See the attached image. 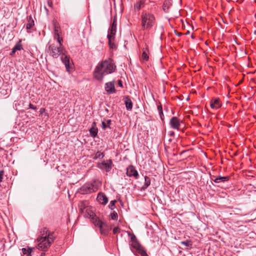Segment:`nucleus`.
Returning <instances> with one entry per match:
<instances>
[{
    "mask_svg": "<svg viewBox=\"0 0 256 256\" xmlns=\"http://www.w3.org/2000/svg\"><path fill=\"white\" fill-rule=\"evenodd\" d=\"M110 216L112 220H116L118 216L117 213L116 212H113L110 214Z\"/></svg>",
    "mask_w": 256,
    "mask_h": 256,
    "instance_id": "nucleus-32",
    "label": "nucleus"
},
{
    "mask_svg": "<svg viewBox=\"0 0 256 256\" xmlns=\"http://www.w3.org/2000/svg\"><path fill=\"white\" fill-rule=\"evenodd\" d=\"M130 245L136 250V252L140 254L141 256H147L146 250L138 242L136 236L134 234H130Z\"/></svg>",
    "mask_w": 256,
    "mask_h": 256,
    "instance_id": "nucleus-5",
    "label": "nucleus"
},
{
    "mask_svg": "<svg viewBox=\"0 0 256 256\" xmlns=\"http://www.w3.org/2000/svg\"><path fill=\"white\" fill-rule=\"evenodd\" d=\"M116 66L112 60H105L99 63L94 72V78L101 82L106 74H112L116 70Z\"/></svg>",
    "mask_w": 256,
    "mask_h": 256,
    "instance_id": "nucleus-1",
    "label": "nucleus"
},
{
    "mask_svg": "<svg viewBox=\"0 0 256 256\" xmlns=\"http://www.w3.org/2000/svg\"><path fill=\"white\" fill-rule=\"evenodd\" d=\"M180 244L188 248H192V242L191 240H186V241H182Z\"/></svg>",
    "mask_w": 256,
    "mask_h": 256,
    "instance_id": "nucleus-25",
    "label": "nucleus"
},
{
    "mask_svg": "<svg viewBox=\"0 0 256 256\" xmlns=\"http://www.w3.org/2000/svg\"><path fill=\"white\" fill-rule=\"evenodd\" d=\"M186 152V151H184V152H183L182 153L184 154V153H185Z\"/></svg>",
    "mask_w": 256,
    "mask_h": 256,
    "instance_id": "nucleus-47",
    "label": "nucleus"
},
{
    "mask_svg": "<svg viewBox=\"0 0 256 256\" xmlns=\"http://www.w3.org/2000/svg\"><path fill=\"white\" fill-rule=\"evenodd\" d=\"M28 107L30 108H31V109L34 110H36L37 109L36 107V106H34L33 104H29Z\"/></svg>",
    "mask_w": 256,
    "mask_h": 256,
    "instance_id": "nucleus-38",
    "label": "nucleus"
},
{
    "mask_svg": "<svg viewBox=\"0 0 256 256\" xmlns=\"http://www.w3.org/2000/svg\"><path fill=\"white\" fill-rule=\"evenodd\" d=\"M97 188L92 184H86L80 189L81 194H84L96 191Z\"/></svg>",
    "mask_w": 256,
    "mask_h": 256,
    "instance_id": "nucleus-7",
    "label": "nucleus"
},
{
    "mask_svg": "<svg viewBox=\"0 0 256 256\" xmlns=\"http://www.w3.org/2000/svg\"><path fill=\"white\" fill-rule=\"evenodd\" d=\"M90 135L94 138L98 134V129L94 127H92L90 130Z\"/></svg>",
    "mask_w": 256,
    "mask_h": 256,
    "instance_id": "nucleus-24",
    "label": "nucleus"
},
{
    "mask_svg": "<svg viewBox=\"0 0 256 256\" xmlns=\"http://www.w3.org/2000/svg\"><path fill=\"white\" fill-rule=\"evenodd\" d=\"M55 236L53 232H50L46 228H42L40 236L38 238L37 248L39 250L46 251L54 242Z\"/></svg>",
    "mask_w": 256,
    "mask_h": 256,
    "instance_id": "nucleus-2",
    "label": "nucleus"
},
{
    "mask_svg": "<svg viewBox=\"0 0 256 256\" xmlns=\"http://www.w3.org/2000/svg\"><path fill=\"white\" fill-rule=\"evenodd\" d=\"M96 200L100 204L104 205L106 204L108 202V198L102 193H100L98 194Z\"/></svg>",
    "mask_w": 256,
    "mask_h": 256,
    "instance_id": "nucleus-13",
    "label": "nucleus"
},
{
    "mask_svg": "<svg viewBox=\"0 0 256 256\" xmlns=\"http://www.w3.org/2000/svg\"><path fill=\"white\" fill-rule=\"evenodd\" d=\"M120 228L118 227H116L113 229V232L114 234L120 232Z\"/></svg>",
    "mask_w": 256,
    "mask_h": 256,
    "instance_id": "nucleus-36",
    "label": "nucleus"
},
{
    "mask_svg": "<svg viewBox=\"0 0 256 256\" xmlns=\"http://www.w3.org/2000/svg\"><path fill=\"white\" fill-rule=\"evenodd\" d=\"M172 1L170 0H165L163 4V10L166 12H168V9L170 8V6H172Z\"/></svg>",
    "mask_w": 256,
    "mask_h": 256,
    "instance_id": "nucleus-16",
    "label": "nucleus"
},
{
    "mask_svg": "<svg viewBox=\"0 0 256 256\" xmlns=\"http://www.w3.org/2000/svg\"><path fill=\"white\" fill-rule=\"evenodd\" d=\"M54 38L56 40L58 44H59L60 46H62L63 40L60 38V34H54Z\"/></svg>",
    "mask_w": 256,
    "mask_h": 256,
    "instance_id": "nucleus-23",
    "label": "nucleus"
},
{
    "mask_svg": "<svg viewBox=\"0 0 256 256\" xmlns=\"http://www.w3.org/2000/svg\"><path fill=\"white\" fill-rule=\"evenodd\" d=\"M111 26H116V17L113 19Z\"/></svg>",
    "mask_w": 256,
    "mask_h": 256,
    "instance_id": "nucleus-37",
    "label": "nucleus"
},
{
    "mask_svg": "<svg viewBox=\"0 0 256 256\" xmlns=\"http://www.w3.org/2000/svg\"><path fill=\"white\" fill-rule=\"evenodd\" d=\"M144 2L142 1H140L136 3L134 6V9L136 10H140L143 6Z\"/></svg>",
    "mask_w": 256,
    "mask_h": 256,
    "instance_id": "nucleus-27",
    "label": "nucleus"
},
{
    "mask_svg": "<svg viewBox=\"0 0 256 256\" xmlns=\"http://www.w3.org/2000/svg\"><path fill=\"white\" fill-rule=\"evenodd\" d=\"M48 5L50 7L52 8V2L48 1Z\"/></svg>",
    "mask_w": 256,
    "mask_h": 256,
    "instance_id": "nucleus-43",
    "label": "nucleus"
},
{
    "mask_svg": "<svg viewBox=\"0 0 256 256\" xmlns=\"http://www.w3.org/2000/svg\"><path fill=\"white\" fill-rule=\"evenodd\" d=\"M16 50H14V48L12 49V51L11 52L10 55H13Z\"/></svg>",
    "mask_w": 256,
    "mask_h": 256,
    "instance_id": "nucleus-41",
    "label": "nucleus"
},
{
    "mask_svg": "<svg viewBox=\"0 0 256 256\" xmlns=\"http://www.w3.org/2000/svg\"><path fill=\"white\" fill-rule=\"evenodd\" d=\"M174 134V132L173 131H170L168 132V135L170 136H173Z\"/></svg>",
    "mask_w": 256,
    "mask_h": 256,
    "instance_id": "nucleus-40",
    "label": "nucleus"
},
{
    "mask_svg": "<svg viewBox=\"0 0 256 256\" xmlns=\"http://www.w3.org/2000/svg\"><path fill=\"white\" fill-rule=\"evenodd\" d=\"M45 111V108H42L40 109V114H42V113Z\"/></svg>",
    "mask_w": 256,
    "mask_h": 256,
    "instance_id": "nucleus-42",
    "label": "nucleus"
},
{
    "mask_svg": "<svg viewBox=\"0 0 256 256\" xmlns=\"http://www.w3.org/2000/svg\"><path fill=\"white\" fill-rule=\"evenodd\" d=\"M118 85L120 86H122V82L120 80H119L118 81Z\"/></svg>",
    "mask_w": 256,
    "mask_h": 256,
    "instance_id": "nucleus-44",
    "label": "nucleus"
},
{
    "mask_svg": "<svg viewBox=\"0 0 256 256\" xmlns=\"http://www.w3.org/2000/svg\"><path fill=\"white\" fill-rule=\"evenodd\" d=\"M149 52L147 48L143 49L142 58L144 60L147 61L149 58Z\"/></svg>",
    "mask_w": 256,
    "mask_h": 256,
    "instance_id": "nucleus-18",
    "label": "nucleus"
},
{
    "mask_svg": "<svg viewBox=\"0 0 256 256\" xmlns=\"http://www.w3.org/2000/svg\"><path fill=\"white\" fill-rule=\"evenodd\" d=\"M4 174V170H1L0 171V182H2L3 180V177Z\"/></svg>",
    "mask_w": 256,
    "mask_h": 256,
    "instance_id": "nucleus-34",
    "label": "nucleus"
},
{
    "mask_svg": "<svg viewBox=\"0 0 256 256\" xmlns=\"http://www.w3.org/2000/svg\"><path fill=\"white\" fill-rule=\"evenodd\" d=\"M85 216L90 218L92 219V222L100 228V232L102 234H106L108 232V225L106 222L100 220L98 217L96 216L94 213V212L92 208L88 207L86 208V210H84Z\"/></svg>",
    "mask_w": 256,
    "mask_h": 256,
    "instance_id": "nucleus-3",
    "label": "nucleus"
},
{
    "mask_svg": "<svg viewBox=\"0 0 256 256\" xmlns=\"http://www.w3.org/2000/svg\"><path fill=\"white\" fill-rule=\"evenodd\" d=\"M141 24L144 30H150L155 24V17L153 14L143 12L141 14Z\"/></svg>",
    "mask_w": 256,
    "mask_h": 256,
    "instance_id": "nucleus-4",
    "label": "nucleus"
},
{
    "mask_svg": "<svg viewBox=\"0 0 256 256\" xmlns=\"http://www.w3.org/2000/svg\"><path fill=\"white\" fill-rule=\"evenodd\" d=\"M124 103L126 110H131L132 108V102L128 96H125Z\"/></svg>",
    "mask_w": 256,
    "mask_h": 256,
    "instance_id": "nucleus-15",
    "label": "nucleus"
},
{
    "mask_svg": "<svg viewBox=\"0 0 256 256\" xmlns=\"http://www.w3.org/2000/svg\"><path fill=\"white\" fill-rule=\"evenodd\" d=\"M14 48V50H16V51L20 50L22 48V44L21 40H18V42L16 44Z\"/></svg>",
    "mask_w": 256,
    "mask_h": 256,
    "instance_id": "nucleus-26",
    "label": "nucleus"
},
{
    "mask_svg": "<svg viewBox=\"0 0 256 256\" xmlns=\"http://www.w3.org/2000/svg\"><path fill=\"white\" fill-rule=\"evenodd\" d=\"M116 200H112L109 205H108V207L109 208L112 210H114V208H115V203L116 202Z\"/></svg>",
    "mask_w": 256,
    "mask_h": 256,
    "instance_id": "nucleus-31",
    "label": "nucleus"
},
{
    "mask_svg": "<svg viewBox=\"0 0 256 256\" xmlns=\"http://www.w3.org/2000/svg\"><path fill=\"white\" fill-rule=\"evenodd\" d=\"M158 112H159L160 116L162 117V114L163 115V112H162V107L161 106H158Z\"/></svg>",
    "mask_w": 256,
    "mask_h": 256,
    "instance_id": "nucleus-35",
    "label": "nucleus"
},
{
    "mask_svg": "<svg viewBox=\"0 0 256 256\" xmlns=\"http://www.w3.org/2000/svg\"><path fill=\"white\" fill-rule=\"evenodd\" d=\"M104 157V154L103 152H97L94 157V159H102Z\"/></svg>",
    "mask_w": 256,
    "mask_h": 256,
    "instance_id": "nucleus-29",
    "label": "nucleus"
},
{
    "mask_svg": "<svg viewBox=\"0 0 256 256\" xmlns=\"http://www.w3.org/2000/svg\"><path fill=\"white\" fill-rule=\"evenodd\" d=\"M228 179H229L228 176H218L214 180V182H225V181L228 180Z\"/></svg>",
    "mask_w": 256,
    "mask_h": 256,
    "instance_id": "nucleus-20",
    "label": "nucleus"
},
{
    "mask_svg": "<svg viewBox=\"0 0 256 256\" xmlns=\"http://www.w3.org/2000/svg\"><path fill=\"white\" fill-rule=\"evenodd\" d=\"M48 48L50 55L54 58H58L59 56L64 55L66 52L62 46H60L59 44L56 46L55 44H52L49 46Z\"/></svg>",
    "mask_w": 256,
    "mask_h": 256,
    "instance_id": "nucleus-6",
    "label": "nucleus"
},
{
    "mask_svg": "<svg viewBox=\"0 0 256 256\" xmlns=\"http://www.w3.org/2000/svg\"><path fill=\"white\" fill-rule=\"evenodd\" d=\"M105 90L108 94H114L116 92L114 82H110L105 84Z\"/></svg>",
    "mask_w": 256,
    "mask_h": 256,
    "instance_id": "nucleus-9",
    "label": "nucleus"
},
{
    "mask_svg": "<svg viewBox=\"0 0 256 256\" xmlns=\"http://www.w3.org/2000/svg\"><path fill=\"white\" fill-rule=\"evenodd\" d=\"M32 252V249L30 248H22V254L24 255H26L27 256H31Z\"/></svg>",
    "mask_w": 256,
    "mask_h": 256,
    "instance_id": "nucleus-21",
    "label": "nucleus"
},
{
    "mask_svg": "<svg viewBox=\"0 0 256 256\" xmlns=\"http://www.w3.org/2000/svg\"><path fill=\"white\" fill-rule=\"evenodd\" d=\"M126 174L130 177L134 176L135 178H137L138 176L137 170L132 166H130L126 168Z\"/></svg>",
    "mask_w": 256,
    "mask_h": 256,
    "instance_id": "nucleus-11",
    "label": "nucleus"
},
{
    "mask_svg": "<svg viewBox=\"0 0 256 256\" xmlns=\"http://www.w3.org/2000/svg\"><path fill=\"white\" fill-rule=\"evenodd\" d=\"M116 32V26H111L110 32L108 34V38H115V34Z\"/></svg>",
    "mask_w": 256,
    "mask_h": 256,
    "instance_id": "nucleus-17",
    "label": "nucleus"
},
{
    "mask_svg": "<svg viewBox=\"0 0 256 256\" xmlns=\"http://www.w3.org/2000/svg\"><path fill=\"white\" fill-rule=\"evenodd\" d=\"M144 180H145L144 186L146 188H147L150 184V180L148 176H146L144 177Z\"/></svg>",
    "mask_w": 256,
    "mask_h": 256,
    "instance_id": "nucleus-30",
    "label": "nucleus"
},
{
    "mask_svg": "<svg viewBox=\"0 0 256 256\" xmlns=\"http://www.w3.org/2000/svg\"><path fill=\"white\" fill-rule=\"evenodd\" d=\"M108 127V126L104 122H102V128L103 129H106V128Z\"/></svg>",
    "mask_w": 256,
    "mask_h": 256,
    "instance_id": "nucleus-39",
    "label": "nucleus"
},
{
    "mask_svg": "<svg viewBox=\"0 0 256 256\" xmlns=\"http://www.w3.org/2000/svg\"><path fill=\"white\" fill-rule=\"evenodd\" d=\"M61 60L62 62L64 64L66 70L68 72H70V58L68 57V56L65 55V52H64V55H61Z\"/></svg>",
    "mask_w": 256,
    "mask_h": 256,
    "instance_id": "nucleus-12",
    "label": "nucleus"
},
{
    "mask_svg": "<svg viewBox=\"0 0 256 256\" xmlns=\"http://www.w3.org/2000/svg\"><path fill=\"white\" fill-rule=\"evenodd\" d=\"M110 122H111V120H107L108 125H109L110 124Z\"/></svg>",
    "mask_w": 256,
    "mask_h": 256,
    "instance_id": "nucleus-45",
    "label": "nucleus"
},
{
    "mask_svg": "<svg viewBox=\"0 0 256 256\" xmlns=\"http://www.w3.org/2000/svg\"><path fill=\"white\" fill-rule=\"evenodd\" d=\"M170 124L172 128L178 130L180 126V120L178 118L174 116L170 119Z\"/></svg>",
    "mask_w": 256,
    "mask_h": 256,
    "instance_id": "nucleus-10",
    "label": "nucleus"
},
{
    "mask_svg": "<svg viewBox=\"0 0 256 256\" xmlns=\"http://www.w3.org/2000/svg\"><path fill=\"white\" fill-rule=\"evenodd\" d=\"M88 206H86V204L84 202H81L79 204V208L82 213H84V210H86V208Z\"/></svg>",
    "mask_w": 256,
    "mask_h": 256,
    "instance_id": "nucleus-22",
    "label": "nucleus"
},
{
    "mask_svg": "<svg viewBox=\"0 0 256 256\" xmlns=\"http://www.w3.org/2000/svg\"><path fill=\"white\" fill-rule=\"evenodd\" d=\"M98 166L100 168L108 172L112 168V161H100L98 162Z\"/></svg>",
    "mask_w": 256,
    "mask_h": 256,
    "instance_id": "nucleus-8",
    "label": "nucleus"
},
{
    "mask_svg": "<svg viewBox=\"0 0 256 256\" xmlns=\"http://www.w3.org/2000/svg\"><path fill=\"white\" fill-rule=\"evenodd\" d=\"M108 44L110 45V46L111 48H116V45L114 44L113 42L114 40V38H108Z\"/></svg>",
    "mask_w": 256,
    "mask_h": 256,
    "instance_id": "nucleus-28",
    "label": "nucleus"
},
{
    "mask_svg": "<svg viewBox=\"0 0 256 256\" xmlns=\"http://www.w3.org/2000/svg\"><path fill=\"white\" fill-rule=\"evenodd\" d=\"M45 255V253L44 252H42L40 254V256H44Z\"/></svg>",
    "mask_w": 256,
    "mask_h": 256,
    "instance_id": "nucleus-46",
    "label": "nucleus"
},
{
    "mask_svg": "<svg viewBox=\"0 0 256 256\" xmlns=\"http://www.w3.org/2000/svg\"><path fill=\"white\" fill-rule=\"evenodd\" d=\"M210 107L214 109H218L221 106V104L218 98H215L212 100L210 102Z\"/></svg>",
    "mask_w": 256,
    "mask_h": 256,
    "instance_id": "nucleus-14",
    "label": "nucleus"
},
{
    "mask_svg": "<svg viewBox=\"0 0 256 256\" xmlns=\"http://www.w3.org/2000/svg\"><path fill=\"white\" fill-rule=\"evenodd\" d=\"M60 34V28L59 27L54 26V34Z\"/></svg>",
    "mask_w": 256,
    "mask_h": 256,
    "instance_id": "nucleus-33",
    "label": "nucleus"
},
{
    "mask_svg": "<svg viewBox=\"0 0 256 256\" xmlns=\"http://www.w3.org/2000/svg\"><path fill=\"white\" fill-rule=\"evenodd\" d=\"M28 22L26 25V28L27 30H30L33 26H34V21L31 16H30L28 18Z\"/></svg>",
    "mask_w": 256,
    "mask_h": 256,
    "instance_id": "nucleus-19",
    "label": "nucleus"
}]
</instances>
